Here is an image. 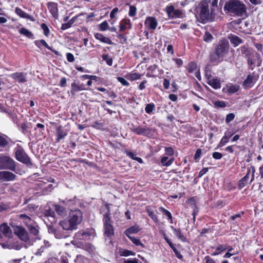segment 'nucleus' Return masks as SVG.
<instances>
[{"instance_id": "13d9d810", "label": "nucleus", "mask_w": 263, "mask_h": 263, "mask_svg": "<svg viewBox=\"0 0 263 263\" xmlns=\"http://www.w3.org/2000/svg\"><path fill=\"white\" fill-rule=\"evenodd\" d=\"M212 39V35L209 32H206L204 38V41L206 42H209L211 41Z\"/></svg>"}, {"instance_id": "09e8293b", "label": "nucleus", "mask_w": 263, "mask_h": 263, "mask_svg": "<svg viewBox=\"0 0 263 263\" xmlns=\"http://www.w3.org/2000/svg\"><path fill=\"white\" fill-rule=\"evenodd\" d=\"M229 139H228L226 137L223 136L221 138V139L218 144V146L222 147V146L225 145L229 142Z\"/></svg>"}, {"instance_id": "f704fd0d", "label": "nucleus", "mask_w": 263, "mask_h": 263, "mask_svg": "<svg viewBox=\"0 0 263 263\" xmlns=\"http://www.w3.org/2000/svg\"><path fill=\"white\" fill-rule=\"evenodd\" d=\"M6 138H7L6 135L0 134V147H4L8 145V141Z\"/></svg>"}, {"instance_id": "bf43d9fd", "label": "nucleus", "mask_w": 263, "mask_h": 263, "mask_svg": "<svg viewBox=\"0 0 263 263\" xmlns=\"http://www.w3.org/2000/svg\"><path fill=\"white\" fill-rule=\"evenodd\" d=\"M134 254V253H133V252L130 251L126 250H123L121 252V255L124 256H128L132 255Z\"/></svg>"}, {"instance_id": "37998d69", "label": "nucleus", "mask_w": 263, "mask_h": 263, "mask_svg": "<svg viewBox=\"0 0 263 263\" xmlns=\"http://www.w3.org/2000/svg\"><path fill=\"white\" fill-rule=\"evenodd\" d=\"M35 45L38 46L39 47H40V44H42V45H43L44 46H45V47H46L47 49H51V47H50L49 46H48V45L47 44V43L46 42V41L44 40H39V41H35Z\"/></svg>"}, {"instance_id": "8fccbe9b", "label": "nucleus", "mask_w": 263, "mask_h": 263, "mask_svg": "<svg viewBox=\"0 0 263 263\" xmlns=\"http://www.w3.org/2000/svg\"><path fill=\"white\" fill-rule=\"evenodd\" d=\"M100 30L101 31L106 30L108 28V24L106 21H104L99 25Z\"/></svg>"}, {"instance_id": "2eb2a0df", "label": "nucleus", "mask_w": 263, "mask_h": 263, "mask_svg": "<svg viewBox=\"0 0 263 263\" xmlns=\"http://www.w3.org/2000/svg\"><path fill=\"white\" fill-rule=\"evenodd\" d=\"M10 77L19 83H24L27 81L26 73L24 72H15L11 74Z\"/></svg>"}, {"instance_id": "6e6552de", "label": "nucleus", "mask_w": 263, "mask_h": 263, "mask_svg": "<svg viewBox=\"0 0 263 263\" xmlns=\"http://www.w3.org/2000/svg\"><path fill=\"white\" fill-rule=\"evenodd\" d=\"M251 172V178L250 180V183H251L254 179V173L255 172V169L254 167L251 166L250 168L248 169V172L247 174L239 181L238 182V188L241 189L244 187L249 182L250 175Z\"/></svg>"}, {"instance_id": "603ef678", "label": "nucleus", "mask_w": 263, "mask_h": 263, "mask_svg": "<svg viewBox=\"0 0 263 263\" xmlns=\"http://www.w3.org/2000/svg\"><path fill=\"white\" fill-rule=\"evenodd\" d=\"M165 154L168 156H173L174 155V149L171 147H166L165 148Z\"/></svg>"}, {"instance_id": "49530a36", "label": "nucleus", "mask_w": 263, "mask_h": 263, "mask_svg": "<svg viewBox=\"0 0 263 263\" xmlns=\"http://www.w3.org/2000/svg\"><path fill=\"white\" fill-rule=\"evenodd\" d=\"M41 28L44 31V35L46 36H48L50 31L47 26L45 23H42L41 25Z\"/></svg>"}, {"instance_id": "1a4fd4ad", "label": "nucleus", "mask_w": 263, "mask_h": 263, "mask_svg": "<svg viewBox=\"0 0 263 263\" xmlns=\"http://www.w3.org/2000/svg\"><path fill=\"white\" fill-rule=\"evenodd\" d=\"M68 219L71 221V222L74 224V226L77 228V226L79 224L83 219V213L78 209L71 211L69 214Z\"/></svg>"}, {"instance_id": "aec40b11", "label": "nucleus", "mask_w": 263, "mask_h": 263, "mask_svg": "<svg viewBox=\"0 0 263 263\" xmlns=\"http://www.w3.org/2000/svg\"><path fill=\"white\" fill-rule=\"evenodd\" d=\"M145 25L149 29L154 30L157 26V22L155 17H148L145 22Z\"/></svg>"}, {"instance_id": "72a5a7b5", "label": "nucleus", "mask_w": 263, "mask_h": 263, "mask_svg": "<svg viewBox=\"0 0 263 263\" xmlns=\"http://www.w3.org/2000/svg\"><path fill=\"white\" fill-rule=\"evenodd\" d=\"M227 92L230 94L236 92L239 89V86L237 85H231L227 86Z\"/></svg>"}, {"instance_id": "864d4df0", "label": "nucleus", "mask_w": 263, "mask_h": 263, "mask_svg": "<svg viewBox=\"0 0 263 263\" xmlns=\"http://www.w3.org/2000/svg\"><path fill=\"white\" fill-rule=\"evenodd\" d=\"M117 80L120 82L123 86H128L129 83L123 78L118 77Z\"/></svg>"}, {"instance_id": "7c9ffc66", "label": "nucleus", "mask_w": 263, "mask_h": 263, "mask_svg": "<svg viewBox=\"0 0 263 263\" xmlns=\"http://www.w3.org/2000/svg\"><path fill=\"white\" fill-rule=\"evenodd\" d=\"M77 19V16H74L73 17L71 20H70L67 23L63 24L61 27V29L64 30L68 28H69L71 27L72 25L76 21Z\"/></svg>"}, {"instance_id": "c756f323", "label": "nucleus", "mask_w": 263, "mask_h": 263, "mask_svg": "<svg viewBox=\"0 0 263 263\" xmlns=\"http://www.w3.org/2000/svg\"><path fill=\"white\" fill-rule=\"evenodd\" d=\"M54 206V210L59 215L61 216H64L66 214V211L65 208L58 204H55Z\"/></svg>"}, {"instance_id": "6e6d98bb", "label": "nucleus", "mask_w": 263, "mask_h": 263, "mask_svg": "<svg viewBox=\"0 0 263 263\" xmlns=\"http://www.w3.org/2000/svg\"><path fill=\"white\" fill-rule=\"evenodd\" d=\"M226 246L223 245H219L216 249V251H217L219 254L223 251L226 250L227 249Z\"/></svg>"}, {"instance_id": "4be33fe9", "label": "nucleus", "mask_w": 263, "mask_h": 263, "mask_svg": "<svg viewBox=\"0 0 263 263\" xmlns=\"http://www.w3.org/2000/svg\"><path fill=\"white\" fill-rule=\"evenodd\" d=\"M68 134V132L62 127H58L57 129V138L56 142H59L61 139H63Z\"/></svg>"}, {"instance_id": "f257e3e1", "label": "nucleus", "mask_w": 263, "mask_h": 263, "mask_svg": "<svg viewBox=\"0 0 263 263\" xmlns=\"http://www.w3.org/2000/svg\"><path fill=\"white\" fill-rule=\"evenodd\" d=\"M43 220L48 227L49 232L54 234L55 238L61 239L67 236L66 234L54 227V224H55L57 219L53 210L49 209L44 212Z\"/></svg>"}, {"instance_id": "0e129e2a", "label": "nucleus", "mask_w": 263, "mask_h": 263, "mask_svg": "<svg viewBox=\"0 0 263 263\" xmlns=\"http://www.w3.org/2000/svg\"><path fill=\"white\" fill-rule=\"evenodd\" d=\"M204 260L205 263H215V261L209 256L204 257Z\"/></svg>"}, {"instance_id": "0eeeda50", "label": "nucleus", "mask_w": 263, "mask_h": 263, "mask_svg": "<svg viewBox=\"0 0 263 263\" xmlns=\"http://www.w3.org/2000/svg\"><path fill=\"white\" fill-rule=\"evenodd\" d=\"M38 233V230L34 227V246L37 248L35 255H40L46 247V245L45 240H41L37 236Z\"/></svg>"}, {"instance_id": "5fc2aeb1", "label": "nucleus", "mask_w": 263, "mask_h": 263, "mask_svg": "<svg viewBox=\"0 0 263 263\" xmlns=\"http://www.w3.org/2000/svg\"><path fill=\"white\" fill-rule=\"evenodd\" d=\"M213 157L217 160H219L222 158V154L219 152H214L212 154Z\"/></svg>"}, {"instance_id": "ddd939ff", "label": "nucleus", "mask_w": 263, "mask_h": 263, "mask_svg": "<svg viewBox=\"0 0 263 263\" xmlns=\"http://www.w3.org/2000/svg\"><path fill=\"white\" fill-rule=\"evenodd\" d=\"M15 157L17 160L23 163L28 164L30 162L29 158L21 147H19L16 150Z\"/></svg>"}, {"instance_id": "4c0bfd02", "label": "nucleus", "mask_w": 263, "mask_h": 263, "mask_svg": "<svg viewBox=\"0 0 263 263\" xmlns=\"http://www.w3.org/2000/svg\"><path fill=\"white\" fill-rule=\"evenodd\" d=\"M83 248L85 250L87 251L90 254L93 253L95 250L94 247L89 243H85L83 246Z\"/></svg>"}, {"instance_id": "393cba45", "label": "nucleus", "mask_w": 263, "mask_h": 263, "mask_svg": "<svg viewBox=\"0 0 263 263\" xmlns=\"http://www.w3.org/2000/svg\"><path fill=\"white\" fill-rule=\"evenodd\" d=\"M48 8L53 16L58 14V5L57 4L54 2H50L48 3Z\"/></svg>"}, {"instance_id": "423d86ee", "label": "nucleus", "mask_w": 263, "mask_h": 263, "mask_svg": "<svg viewBox=\"0 0 263 263\" xmlns=\"http://www.w3.org/2000/svg\"><path fill=\"white\" fill-rule=\"evenodd\" d=\"M0 170H10L14 171L15 170V162L9 157L0 156Z\"/></svg>"}, {"instance_id": "e433bc0d", "label": "nucleus", "mask_w": 263, "mask_h": 263, "mask_svg": "<svg viewBox=\"0 0 263 263\" xmlns=\"http://www.w3.org/2000/svg\"><path fill=\"white\" fill-rule=\"evenodd\" d=\"M133 243L137 246H141L142 248H144V245L141 242L140 239L138 238H136L133 236H128V237Z\"/></svg>"}, {"instance_id": "7ed1b4c3", "label": "nucleus", "mask_w": 263, "mask_h": 263, "mask_svg": "<svg viewBox=\"0 0 263 263\" xmlns=\"http://www.w3.org/2000/svg\"><path fill=\"white\" fill-rule=\"evenodd\" d=\"M108 209L107 212L104 215L103 223L104 229V235L105 236L111 238L114 235V229L111 223V218L110 217V210L108 205H106Z\"/></svg>"}, {"instance_id": "5701e85b", "label": "nucleus", "mask_w": 263, "mask_h": 263, "mask_svg": "<svg viewBox=\"0 0 263 263\" xmlns=\"http://www.w3.org/2000/svg\"><path fill=\"white\" fill-rule=\"evenodd\" d=\"M15 12L20 17L28 19L33 21V17L31 15L25 13L21 8L18 7L15 8Z\"/></svg>"}, {"instance_id": "ea45409f", "label": "nucleus", "mask_w": 263, "mask_h": 263, "mask_svg": "<svg viewBox=\"0 0 263 263\" xmlns=\"http://www.w3.org/2000/svg\"><path fill=\"white\" fill-rule=\"evenodd\" d=\"M141 74L137 73H133L129 74L127 78L132 81H134L138 79H140L141 78Z\"/></svg>"}, {"instance_id": "79ce46f5", "label": "nucleus", "mask_w": 263, "mask_h": 263, "mask_svg": "<svg viewBox=\"0 0 263 263\" xmlns=\"http://www.w3.org/2000/svg\"><path fill=\"white\" fill-rule=\"evenodd\" d=\"M155 106L153 103L147 104L145 108V110L146 113L151 114L154 110H155Z\"/></svg>"}, {"instance_id": "b1692460", "label": "nucleus", "mask_w": 263, "mask_h": 263, "mask_svg": "<svg viewBox=\"0 0 263 263\" xmlns=\"http://www.w3.org/2000/svg\"><path fill=\"white\" fill-rule=\"evenodd\" d=\"M140 230L139 226L134 225L126 229L124 233L128 237V236H131L130 235L131 234L137 233Z\"/></svg>"}, {"instance_id": "2f4dec72", "label": "nucleus", "mask_w": 263, "mask_h": 263, "mask_svg": "<svg viewBox=\"0 0 263 263\" xmlns=\"http://www.w3.org/2000/svg\"><path fill=\"white\" fill-rule=\"evenodd\" d=\"M188 203H190L192 207L194 208L193 212V216L196 217V216L197 215L198 213V209L196 206L195 200L194 197H192L188 200Z\"/></svg>"}, {"instance_id": "58836bf2", "label": "nucleus", "mask_w": 263, "mask_h": 263, "mask_svg": "<svg viewBox=\"0 0 263 263\" xmlns=\"http://www.w3.org/2000/svg\"><path fill=\"white\" fill-rule=\"evenodd\" d=\"M159 210L167 217L168 219L170 220V222L173 223V218L171 213L168 210H166L163 207H160Z\"/></svg>"}, {"instance_id": "680f3d73", "label": "nucleus", "mask_w": 263, "mask_h": 263, "mask_svg": "<svg viewBox=\"0 0 263 263\" xmlns=\"http://www.w3.org/2000/svg\"><path fill=\"white\" fill-rule=\"evenodd\" d=\"M118 8H114L110 13V17L113 18L115 17V14L118 12Z\"/></svg>"}, {"instance_id": "c03bdc74", "label": "nucleus", "mask_w": 263, "mask_h": 263, "mask_svg": "<svg viewBox=\"0 0 263 263\" xmlns=\"http://www.w3.org/2000/svg\"><path fill=\"white\" fill-rule=\"evenodd\" d=\"M197 68L196 64L194 62H191L188 65L187 69L189 72H193Z\"/></svg>"}, {"instance_id": "9b49d317", "label": "nucleus", "mask_w": 263, "mask_h": 263, "mask_svg": "<svg viewBox=\"0 0 263 263\" xmlns=\"http://www.w3.org/2000/svg\"><path fill=\"white\" fill-rule=\"evenodd\" d=\"M258 74L255 72H253L251 74H249L243 82V86L245 89L251 88L258 80Z\"/></svg>"}, {"instance_id": "c9c22d12", "label": "nucleus", "mask_w": 263, "mask_h": 263, "mask_svg": "<svg viewBox=\"0 0 263 263\" xmlns=\"http://www.w3.org/2000/svg\"><path fill=\"white\" fill-rule=\"evenodd\" d=\"M19 32L22 35H23L28 38H31L33 35L31 32L29 31L27 29L23 27L19 30Z\"/></svg>"}, {"instance_id": "473e14b6", "label": "nucleus", "mask_w": 263, "mask_h": 263, "mask_svg": "<svg viewBox=\"0 0 263 263\" xmlns=\"http://www.w3.org/2000/svg\"><path fill=\"white\" fill-rule=\"evenodd\" d=\"M146 212L148 216L150 217L156 223L159 222L157 215L155 211L150 209L147 208Z\"/></svg>"}, {"instance_id": "69168bd1", "label": "nucleus", "mask_w": 263, "mask_h": 263, "mask_svg": "<svg viewBox=\"0 0 263 263\" xmlns=\"http://www.w3.org/2000/svg\"><path fill=\"white\" fill-rule=\"evenodd\" d=\"M37 128L40 129V132H42L43 130H44V125L41 123H37L36 124V128H35L34 129L36 130Z\"/></svg>"}, {"instance_id": "de8ad7c7", "label": "nucleus", "mask_w": 263, "mask_h": 263, "mask_svg": "<svg viewBox=\"0 0 263 263\" xmlns=\"http://www.w3.org/2000/svg\"><path fill=\"white\" fill-rule=\"evenodd\" d=\"M214 105L216 107L223 108L226 106L225 102L222 101H217L214 103Z\"/></svg>"}, {"instance_id": "412c9836", "label": "nucleus", "mask_w": 263, "mask_h": 263, "mask_svg": "<svg viewBox=\"0 0 263 263\" xmlns=\"http://www.w3.org/2000/svg\"><path fill=\"white\" fill-rule=\"evenodd\" d=\"M85 89V86L83 84L76 82H73V83L71 84V93L72 95H74L76 92Z\"/></svg>"}, {"instance_id": "f03ea898", "label": "nucleus", "mask_w": 263, "mask_h": 263, "mask_svg": "<svg viewBox=\"0 0 263 263\" xmlns=\"http://www.w3.org/2000/svg\"><path fill=\"white\" fill-rule=\"evenodd\" d=\"M223 9L227 14L234 16H242L247 12L246 5L239 0H229Z\"/></svg>"}, {"instance_id": "4d7b16f0", "label": "nucleus", "mask_w": 263, "mask_h": 263, "mask_svg": "<svg viewBox=\"0 0 263 263\" xmlns=\"http://www.w3.org/2000/svg\"><path fill=\"white\" fill-rule=\"evenodd\" d=\"M67 60L69 62H73L74 61L73 55L71 53H67L66 54Z\"/></svg>"}, {"instance_id": "f3484780", "label": "nucleus", "mask_w": 263, "mask_h": 263, "mask_svg": "<svg viewBox=\"0 0 263 263\" xmlns=\"http://www.w3.org/2000/svg\"><path fill=\"white\" fill-rule=\"evenodd\" d=\"M208 79V84L212 86L214 89H217L221 87V83L220 80L217 78H211L210 75H208L207 73L205 74Z\"/></svg>"}, {"instance_id": "39448f33", "label": "nucleus", "mask_w": 263, "mask_h": 263, "mask_svg": "<svg viewBox=\"0 0 263 263\" xmlns=\"http://www.w3.org/2000/svg\"><path fill=\"white\" fill-rule=\"evenodd\" d=\"M229 48L228 41L226 39L220 40L215 49V53L217 57L221 58L227 54Z\"/></svg>"}, {"instance_id": "f8f14e48", "label": "nucleus", "mask_w": 263, "mask_h": 263, "mask_svg": "<svg viewBox=\"0 0 263 263\" xmlns=\"http://www.w3.org/2000/svg\"><path fill=\"white\" fill-rule=\"evenodd\" d=\"M14 233L17 235L20 239L27 241L28 239V233L24 228L22 226H16L13 228Z\"/></svg>"}, {"instance_id": "9d476101", "label": "nucleus", "mask_w": 263, "mask_h": 263, "mask_svg": "<svg viewBox=\"0 0 263 263\" xmlns=\"http://www.w3.org/2000/svg\"><path fill=\"white\" fill-rule=\"evenodd\" d=\"M165 11L168 17L171 18H181L183 17V13L179 9H175L173 5L167 6L165 8Z\"/></svg>"}, {"instance_id": "a211bd4d", "label": "nucleus", "mask_w": 263, "mask_h": 263, "mask_svg": "<svg viewBox=\"0 0 263 263\" xmlns=\"http://www.w3.org/2000/svg\"><path fill=\"white\" fill-rule=\"evenodd\" d=\"M60 226L64 230L69 231L76 229L77 228L74 226L71 221L68 219H65L60 223Z\"/></svg>"}, {"instance_id": "a18cd8bd", "label": "nucleus", "mask_w": 263, "mask_h": 263, "mask_svg": "<svg viewBox=\"0 0 263 263\" xmlns=\"http://www.w3.org/2000/svg\"><path fill=\"white\" fill-rule=\"evenodd\" d=\"M137 12V8L134 6H130L128 15L130 16H134Z\"/></svg>"}, {"instance_id": "bb28decb", "label": "nucleus", "mask_w": 263, "mask_h": 263, "mask_svg": "<svg viewBox=\"0 0 263 263\" xmlns=\"http://www.w3.org/2000/svg\"><path fill=\"white\" fill-rule=\"evenodd\" d=\"M95 37L96 39L100 40L102 42L107 43L109 45L112 44V41L110 40V39L108 37H107L106 36H104L102 34L100 33H96L95 34Z\"/></svg>"}, {"instance_id": "4468645a", "label": "nucleus", "mask_w": 263, "mask_h": 263, "mask_svg": "<svg viewBox=\"0 0 263 263\" xmlns=\"http://www.w3.org/2000/svg\"><path fill=\"white\" fill-rule=\"evenodd\" d=\"M16 178V176L11 172H0V182L14 181Z\"/></svg>"}, {"instance_id": "c85d7f7f", "label": "nucleus", "mask_w": 263, "mask_h": 263, "mask_svg": "<svg viewBox=\"0 0 263 263\" xmlns=\"http://www.w3.org/2000/svg\"><path fill=\"white\" fill-rule=\"evenodd\" d=\"M168 158L167 156H163L162 157L161 159V163L163 166H169L173 163L174 161V157L171 158L169 160H168Z\"/></svg>"}, {"instance_id": "a19ab883", "label": "nucleus", "mask_w": 263, "mask_h": 263, "mask_svg": "<svg viewBox=\"0 0 263 263\" xmlns=\"http://www.w3.org/2000/svg\"><path fill=\"white\" fill-rule=\"evenodd\" d=\"M102 58L105 61L106 64L109 66H111L112 64V59L110 58L108 54H104L102 55Z\"/></svg>"}, {"instance_id": "774afa93", "label": "nucleus", "mask_w": 263, "mask_h": 263, "mask_svg": "<svg viewBox=\"0 0 263 263\" xmlns=\"http://www.w3.org/2000/svg\"><path fill=\"white\" fill-rule=\"evenodd\" d=\"M163 86H164V88L165 89H167L169 87V86H170V81L165 79L164 80V82H163Z\"/></svg>"}, {"instance_id": "052dcab7", "label": "nucleus", "mask_w": 263, "mask_h": 263, "mask_svg": "<svg viewBox=\"0 0 263 263\" xmlns=\"http://www.w3.org/2000/svg\"><path fill=\"white\" fill-rule=\"evenodd\" d=\"M201 155V149H197L196 151L195 154L194 155V159H198Z\"/></svg>"}, {"instance_id": "cd10ccee", "label": "nucleus", "mask_w": 263, "mask_h": 263, "mask_svg": "<svg viewBox=\"0 0 263 263\" xmlns=\"http://www.w3.org/2000/svg\"><path fill=\"white\" fill-rule=\"evenodd\" d=\"M171 228L173 230V232L174 234L176 235V236L177 237V238L181 240L182 241H185L186 240L185 237L184 236V235L182 234L181 231L180 229L178 228H175L173 226H171Z\"/></svg>"}, {"instance_id": "3c124183", "label": "nucleus", "mask_w": 263, "mask_h": 263, "mask_svg": "<svg viewBox=\"0 0 263 263\" xmlns=\"http://www.w3.org/2000/svg\"><path fill=\"white\" fill-rule=\"evenodd\" d=\"M235 118V115L233 113H230L227 115L226 122L228 124L232 121Z\"/></svg>"}, {"instance_id": "dca6fc26", "label": "nucleus", "mask_w": 263, "mask_h": 263, "mask_svg": "<svg viewBox=\"0 0 263 263\" xmlns=\"http://www.w3.org/2000/svg\"><path fill=\"white\" fill-rule=\"evenodd\" d=\"M132 132L139 135L148 136L151 133V129L149 128L143 127L141 126L135 127L131 128Z\"/></svg>"}, {"instance_id": "338daca9", "label": "nucleus", "mask_w": 263, "mask_h": 263, "mask_svg": "<svg viewBox=\"0 0 263 263\" xmlns=\"http://www.w3.org/2000/svg\"><path fill=\"white\" fill-rule=\"evenodd\" d=\"M22 129L23 133L25 134H27L28 133V131L27 130V125L26 123H24L22 125Z\"/></svg>"}, {"instance_id": "6ab92c4d", "label": "nucleus", "mask_w": 263, "mask_h": 263, "mask_svg": "<svg viewBox=\"0 0 263 263\" xmlns=\"http://www.w3.org/2000/svg\"><path fill=\"white\" fill-rule=\"evenodd\" d=\"M0 231L3 233L6 237L11 238L12 233L10 228L6 223H3L0 226Z\"/></svg>"}, {"instance_id": "a878e982", "label": "nucleus", "mask_w": 263, "mask_h": 263, "mask_svg": "<svg viewBox=\"0 0 263 263\" xmlns=\"http://www.w3.org/2000/svg\"><path fill=\"white\" fill-rule=\"evenodd\" d=\"M231 43L234 45L235 47L237 46L238 45L242 43V40L238 36L235 35L231 34L229 36Z\"/></svg>"}, {"instance_id": "e2e57ef3", "label": "nucleus", "mask_w": 263, "mask_h": 263, "mask_svg": "<svg viewBox=\"0 0 263 263\" xmlns=\"http://www.w3.org/2000/svg\"><path fill=\"white\" fill-rule=\"evenodd\" d=\"M234 133L231 132L230 130H227L225 133H224V137H226L227 138H228V139H230V138H231L233 135H234Z\"/></svg>"}, {"instance_id": "20e7f679", "label": "nucleus", "mask_w": 263, "mask_h": 263, "mask_svg": "<svg viewBox=\"0 0 263 263\" xmlns=\"http://www.w3.org/2000/svg\"><path fill=\"white\" fill-rule=\"evenodd\" d=\"M215 16L214 10L211 9V12H210L207 4L205 3L202 5L200 13V17L203 22H213L215 20Z\"/></svg>"}]
</instances>
